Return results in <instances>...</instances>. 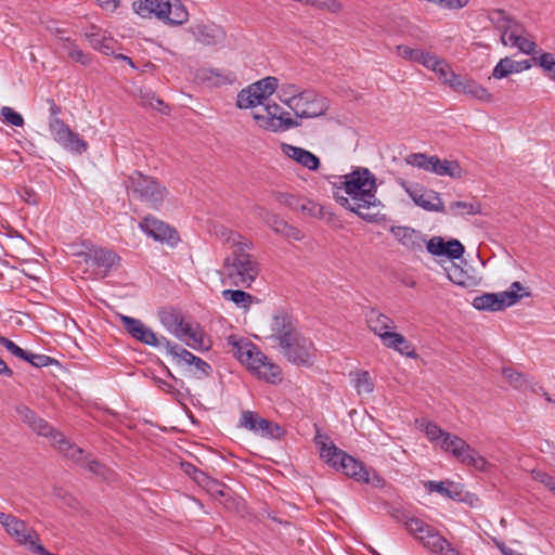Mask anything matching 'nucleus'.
Returning <instances> with one entry per match:
<instances>
[{"instance_id":"09e8293b","label":"nucleus","mask_w":555,"mask_h":555,"mask_svg":"<svg viewBox=\"0 0 555 555\" xmlns=\"http://www.w3.org/2000/svg\"><path fill=\"white\" fill-rule=\"evenodd\" d=\"M259 216L263 218L264 222L275 232L281 234L286 225V221L279 215L272 214L263 208L260 209Z\"/></svg>"},{"instance_id":"680f3d73","label":"nucleus","mask_w":555,"mask_h":555,"mask_svg":"<svg viewBox=\"0 0 555 555\" xmlns=\"http://www.w3.org/2000/svg\"><path fill=\"white\" fill-rule=\"evenodd\" d=\"M25 361L29 362L31 365L36 367H44L50 365L53 362V359L46 354H36V353H26Z\"/></svg>"},{"instance_id":"72a5a7b5","label":"nucleus","mask_w":555,"mask_h":555,"mask_svg":"<svg viewBox=\"0 0 555 555\" xmlns=\"http://www.w3.org/2000/svg\"><path fill=\"white\" fill-rule=\"evenodd\" d=\"M424 487L429 492H437L442 496L450 498L452 500H462V489L460 485L455 482L428 480L424 483Z\"/></svg>"},{"instance_id":"ea45409f","label":"nucleus","mask_w":555,"mask_h":555,"mask_svg":"<svg viewBox=\"0 0 555 555\" xmlns=\"http://www.w3.org/2000/svg\"><path fill=\"white\" fill-rule=\"evenodd\" d=\"M272 196L275 202H278L279 204H281L283 206L289 207L293 210H298V209L305 210L306 209L305 199L301 197H298L292 193L274 192L272 194Z\"/></svg>"},{"instance_id":"4468645a","label":"nucleus","mask_w":555,"mask_h":555,"mask_svg":"<svg viewBox=\"0 0 555 555\" xmlns=\"http://www.w3.org/2000/svg\"><path fill=\"white\" fill-rule=\"evenodd\" d=\"M87 264L94 267L96 274L102 278L119 266L120 257L112 249L103 247H92L83 254Z\"/></svg>"},{"instance_id":"864d4df0","label":"nucleus","mask_w":555,"mask_h":555,"mask_svg":"<svg viewBox=\"0 0 555 555\" xmlns=\"http://www.w3.org/2000/svg\"><path fill=\"white\" fill-rule=\"evenodd\" d=\"M502 375L514 388H521L526 384L525 376L512 367H504Z\"/></svg>"},{"instance_id":"49530a36","label":"nucleus","mask_w":555,"mask_h":555,"mask_svg":"<svg viewBox=\"0 0 555 555\" xmlns=\"http://www.w3.org/2000/svg\"><path fill=\"white\" fill-rule=\"evenodd\" d=\"M353 382L359 395L371 393L374 390V383L366 371L358 372Z\"/></svg>"},{"instance_id":"412c9836","label":"nucleus","mask_w":555,"mask_h":555,"mask_svg":"<svg viewBox=\"0 0 555 555\" xmlns=\"http://www.w3.org/2000/svg\"><path fill=\"white\" fill-rule=\"evenodd\" d=\"M390 233L401 245L411 250H422L426 243L424 235L420 231L409 227H391Z\"/></svg>"},{"instance_id":"0e129e2a","label":"nucleus","mask_w":555,"mask_h":555,"mask_svg":"<svg viewBox=\"0 0 555 555\" xmlns=\"http://www.w3.org/2000/svg\"><path fill=\"white\" fill-rule=\"evenodd\" d=\"M424 430H425V434L428 437V439L431 440V441H436V440L442 441L444 434H447V431H443L435 423H427L425 425V429Z\"/></svg>"},{"instance_id":"de8ad7c7","label":"nucleus","mask_w":555,"mask_h":555,"mask_svg":"<svg viewBox=\"0 0 555 555\" xmlns=\"http://www.w3.org/2000/svg\"><path fill=\"white\" fill-rule=\"evenodd\" d=\"M81 467H85L90 473L100 476L104 480H109L113 476V472L107 468L104 464L87 457L86 462Z\"/></svg>"},{"instance_id":"a211bd4d","label":"nucleus","mask_w":555,"mask_h":555,"mask_svg":"<svg viewBox=\"0 0 555 555\" xmlns=\"http://www.w3.org/2000/svg\"><path fill=\"white\" fill-rule=\"evenodd\" d=\"M297 332L291 317L285 313L275 314L271 322V334L269 338L273 339L281 349L282 346H287V341H289Z\"/></svg>"},{"instance_id":"bf43d9fd","label":"nucleus","mask_w":555,"mask_h":555,"mask_svg":"<svg viewBox=\"0 0 555 555\" xmlns=\"http://www.w3.org/2000/svg\"><path fill=\"white\" fill-rule=\"evenodd\" d=\"M214 498H223L227 493L222 490V486L215 479L207 477V481H204L201 486Z\"/></svg>"},{"instance_id":"37998d69","label":"nucleus","mask_w":555,"mask_h":555,"mask_svg":"<svg viewBox=\"0 0 555 555\" xmlns=\"http://www.w3.org/2000/svg\"><path fill=\"white\" fill-rule=\"evenodd\" d=\"M165 349L167 350V352L169 354H171L177 360L178 365H182V364L192 365V362L194 361V358L196 357L189 350H186L176 344H172L170 340H169V346H165Z\"/></svg>"},{"instance_id":"423d86ee","label":"nucleus","mask_w":555,"mask_h":555,"mask_svg":"<svg viewBox=\"0 0 555 555\" xmlns=\"http://www.w3.org/2000/svg\"><path fill=\"white\" fill-rule=\"evenodd\" d=\"M281 101L299 118H315L322 116L330 107L328 100L319 95L313 90H306L298 94L294 93L287 99L281 98Z\"/></svg>"},{"instance_id":"a19ab883","label":"nucleus","mask_w":555,"mask_h":555,"mask_svg":"<svg viewBox=\"0 0 555 555\" xmlns=\"http://www.w3.org/2000/svg\"><path fill=\"white\" fill-rule=\"evenodd\" d=\"M511 74H517V63L511 57L501 59L492 70L491 77L494 79L506 78Z\"/></svg>"},{"instance_id":"0eeeda50","label":"nucleus","mask_w":555,"mask_h":555,"mask_svg":"<svg viewBox=\"0 0 555 555\" xmlns=\"http://www.w3.org/2000/svg\"><path fill=\"white\" fill-rule=\"evenodd\" d=\"M408 165L424 169L438 176H448L453 179L463 177L464 170L456 160L440 159L438 156H428L424 153H413L405 157Z\"/></svg>"},{"instance_id":"c756f323","label":"nucleus","mask_w":555,"mask_h":555,"mask_svg":"<svg viewBox=\"0 0 555 555\" xmlns=\"http://www.w3.org/2000/svg\"><path fill=\"white\" fill-rule=\"evenodd\" d=\"M453 89L482 102L492 101V94L485 87L473 79H462L459 77L455 85H453Z\"/></svg>"},{"instance_id":"6ab92c4d","label":"nucleus","mask_w":555,"mask_h":555,"mask_svg":"<svg viewBox=\"0 0 555 555\" xmlns=\"http://www.w3.org/2000/svg\"><path fill=\"white\" fill-rule=\"evenodd\" d=\"M253 118L261 129L272 132H284L300 126V122L297 119L292 117L274 118L262 109L254 112Z\"/></svg>"},{"instance_id":"69168bd1","label":"nucleus","mask_w":555,"mask_h":555,"mask_svg":"<svg viewBox=\"0 0 555 555\" xmlns=\"http://www.w3.org/2000/svg\"><path fill=\"white\" fill-rule=\"evenodd\" d=\"M439 60L440 59L437 55H435L428 51L422 50L417 63H420L423 66H425L426 68L433 70V68H435V66H437Z\"/></svg>"},{"instance_id":"7c9ffc66","label":"nucleus","mask_w":555,"mask_h":555,"mask_svg":"<svg viewBox=\"0 0 555 555\" xmlns=\"http://www.w3.org/2000/svg\"><path fill=\"white\" fill-rule=\"evenodd\" d=\"M214 233L222 244L227 245L231 249V251L242 246L254 247L250 240L223 225H216L214 228Z\"/></svg>"},{"instance_id":"5fc2aeb1","label":"nucleus","mask_w":555,"mask_h":555,"mask_svg":"<svg viewBox=\"0 0 555 555\" xmlns=\"http://www.w3.org/2000/svg\"><path fill=\"white\" fill-rule=\"evenodd\" d=\"M182 470L189 475L199 487L207 481V475L191 463H181Z\"/></svg>"},{"instance_id":"a18cd8bd","label":"nucleus","mask_w":555,"mask_h":555,"mask_svg":"<svg viewBox=\"0 0 555 555\" xmlns=\"http://www.w3.org/2000/svg\"><path fill=\"white\" fill-rule=\"evenodd\" d=\"M254 89L258 90L259 95H262L263 102L274 93L278 88V79L275 77H266L253 83Z\"/></svg>"},{"instance_id":"39448f33","label":"nucleus","mask_w":555,"mask_h":555,"mask_svg":"<svg viewBox=\"0 0 555 555\" xmlns=\"http://www.w3.org/2000/svg\"><path fill=\"white\" fill-rule=\"evenodd\" d=\"M128 192L135 198L158 209L168 195V191L155 178L140 171L132 172L126 180Z\"/></svg>"},{"instance_id":"58836bf2","label":"nucleus","mask_w":555,"mask_h":555,"mask_svg":"<svg viewBox=\"0 0 555 555\" xmlns=\"http://www.w3.org/2000/svg\"><path fill=\"white\" fill-rule=\"evenodd\" d=\"M158 314L162 324L171 334L175 330H177V326H181V320L183 319V315L179 310L175 308H163Z\"/></svg>"},{"instance_id":"6e6d98bb","label":"nucleus","mask_w":555,"mask_h":555,"mask_svg":"<svg viewBox=\"0 0 555 555\" xmlns=\"http://www.w3.org/2000/svg\"><path fill=\"white\" fill-rule=\"evenodd\" d=\"M0 112L8 124L13 125L15 127H22L24 125L23 116L20 113L15 112L13 108L9 106H3Z\"/></svg>"},{"instance_id":"9d476101","label":"nucleus","mask_w":555,"mask_h":555,"mask_svg":"<svg viewBox=\"0 0 555 555\" xmlns=\"http://www.w3.org/2000/svg\"><path fill=\"white\" fill-rule=\"evenodd\" d=\"M240 426L262 438L279 440L285 435V430L279 424L266 420L253 411L242 412Z\"/></svg>"},{"instance_id":"4be33fe9","label":"nucleus","mask_w":555,"mask_h":555,"mask_svg":"<svg viewBox=\"0 0 555 555\" xmlns=\"http://www.w3.org/2000/svg\"><path fill=\"white\" fill-rule=\"evenodd\" d=\"M488 18L491 24L501 31V41L504 46H508V34L514 31L520 24L509 16L504 10L494 9L488 12Z\"/></svg>"},{"instance_id":"774afa93","label":"nucleus","mask_w":555,"mask_h":555,"mask_svg":"<svg viewBox=\"0 0 555 555\" xmlns=\"http://www.w3.org/2000/svg\"><path fill=\"white\" fill-rule=\"evenodd\" d=\"M533 479L543 483L550 490L555 487V477L542 470L532 472Z\"/></svg>"},{"instance_id":"4d7b16f0","label":"nucleus","mask_w":555,"mask_h":555,"mask_svg":"<svg viewBox=\"0 0 555 555\" xmlns=\"http://www.w3.org/2000/svg\"><path fill=\"white\" fill-rule=\"evenodd\" d=\"M461 209L463 214L477 215L480 214V205L477 203H467L463 201L453 202L450 210Z\"/></svg>"},{"instance_id":"13d9d810","label":"nucleus","mask_w":555,"mask_h":555,"mask_svg":"<svg viewBox=\"0 0 555 555\" xmlns=\"http://www.w3.org/2000/svg\"><path fill=\"white\" fill-rule=\"evenodd\" d=\"M396 50H397V53L399 56H401L402 59H404L406 61L415 62V63H417L421 51H422L421 49H413L405 44L397 46Z\"/></svg>"},{"instance_id":"f8f14e48","label":"nucleus","mask_w":555,"mask_h":555,"mask_svg":"<svg viewBox=\"0 0 555 555\" xmlns=\"http://www.w3.org/2000/svg\"><path fill=\"white\" fill-rule=\"evenodd\" d=\"M281 351L288 361L295 364L309 366L313 362V343L309 338L302 336L299 332H297L289 341H287V346H282Z\"/></svg>"},{"instance_id":"a878e982","label":"nucleus","mask_w":555,"mask_h":555,"mask_svg":"<svg viewBox=\"0 0 555 555\" xmlns=\"http://www.w3.org/2000/svg\"><path fill=\"white\" fill-rule=\"evenodd\" d=\"M227 343L231 347L232 354L246 366L251 362L254 352L259 350L251 341L240 339L234 335L229 336Z\"/></svg>"},{"instance_id":"b1692460","label":"nucleus","mask_w":555,"mask_h":555,"mask_svg":"<svg viewBox=\"0 0 555 555\" xmlns=\"http://www.w3.org/2000/svg\"><path fill=\"white\" fill-rule=\"evenodd\" d=\"M282 152L309 170H317L320 167V159L311 152L287 143L281 144Z\"/></svg>"},{"instance_id":"f257e3e1","label":"nucleus","mask_w":555,"mask_h":555,"mask_svg":"<svg viewBox=\"0 0 555 555\" xmlns=\"http://www.w3.org/2000/svg\"><path fill=\"white\" fill-rule=\"evenodd\" d=\"M332 193L345 209L354 212L367 222H376L382 203L377 198L375 175L366 167H356L351 172L334 176Z\"/></svg>"},{"instance_id":"2eb2a0df","label":"nucleus","mask_w":555,"mask_h":555,"mask_svg":"<svg viewBox=\"0 0 555 555\" xmlns=\"http://www.w3.org/2000/svg\"><path fill=\"white\" fill-rule=\"evenodd\" d=\"M5 532L20 545H24L29 552L35 553L40 546L39 533L27 525L26 521L14 517L5 528Z\"/></svg>"},{"instance_id":"c85d7f7f","label":"nucleus","mask_w":555,"mask_h":555,"mask_svg":"<svg viewBox=\"0 0 555 555\" xmlns=\"http://www.w3.org/2000/svg\"><path fill=\"white\" fill-rule=\"evenodd\" d=\"M53 446L59 449L67 459H70L73 462L79 464L80 466L85 464L87 456L85 455V451L72 443H69L65 437L55 431L51 437Z\"/></svg>"},{"instance_id":"9b49d317","label":"nucleus","mask_w":555,"mask_h":555,"mask_svg":"<svg viewBox=\"0 0 555 555\" xmlns=\"http://www.w3.org/2000/svg\"><path fill=\"white\" fill-rule=\"evenodd\" d=\"M530 292L516 294L513 291L501 293H485L473 300V306L477 310L501 311L518 302L522 297H530Z\"/></svg>"},{"instance_id":"e433bc0d","label":"nucleus","mask_w":555,"mask_h":555,"mask_svg":"<svg viewBox=\"0 0 555 555\" xmlns=\"http://www.w3.org/2000/svg\"><path fill=\"white\" fill-rule=\"evenodd\" d=\"M524 28L520 24L514 31L508 34L507 41L512 47H517L522 53L531 54L534 52L537 44L533 40L522 36Z\"/></svg>"},{"instance_id":"603ef678","label":"nucleus","mask_w":555,"mask_h":555,"mask_svg":"<svg viewBox=\"0 0 555 555\" xmlns=\"http://www.w3.org/2000/svg\"><path fill=\"white\" fill-rule=\"evenodd\" d=\"M464 254V246L455 238L446 242L444 248L442 249V256H447L450 259H460Z\"/></svg>"},{"instance_id":"473e14b6","label":"nucleus","mask_w":555,"mask_h":555,"mask_svg":"<svg viewBox=\"0 0 555 555\" xmlns=\"http://www.w3.org/2000/svg\"><path fill=\"white\" fill-rule=\"evenodd\" d=\"M424 547L433 553L440 555H459V552L451 546L447 539H444L437 529L426 535L425 540L421 542Z\"/></svg>"},{"instance_id":"cd10ccee","label":"nucleus","mask_w":555,"mask_h":555,"mask_svg":"<svg viewBox=\"0 0 555 555\" xmlns=\"http://www.w3.org/2000/svg\"><path fill=\"white\" fill-rule=\"evenodd\" d=\"M380 340L387 348L393 349L409 358H416V353L408 339L402 334L396 333L393 330L383 333V335H380Z\"/></svg>"},{"instance_id":"7ed1b4c3","label":"nucleus","mask_w":555,"mask_h":555,"mask_svg":"<svg viewBox=\"0 0 555 555\" xmlns=\"http://www.w3.org/2000/svg\"><path fill=\"white\" fill-rule=\"evenodd\" d=\"M319 438L322 437L317 436L315 441L318 444H321L320 456L327 464L357 481L372 483L374 486L380 485L382 478L375 472H373V477H371V473L365 468L363 463L338 449L333 442L326 443L319 441Z\"/></svg>"},{"instance_id":"aec40b11","label":"nucleus","mask_w":555,"mask_h":555,"mask_svg":"<svg viewBox=\"0 0 555 555\" xmlns=\"http://www.w3.org/2000/svg\"><path fill=\"white\" fill-rule=\"evenodd\" d=\"M412 201L424 210L444 212V204L439 195L434 190H424L418 185L416 191L410 192Z\"/></svg>"},{"instance_id":"1a4fd4ad","label":"nucleus","mask_w":555,"mask_h":555,"mask_svg":"<svg viewBox=\"0 0 555 555\" xmlns=\"http://www.w3.org/2000/svg\"><path fill=\"white\" fill-rule=\"evenodd\" d=\"M49 130L54 141L65 150L79 155L87 152L88 143L61 118L49 119Z\"/></svg>"},{"instance_id":"c9c22d12","label":"nucleus","mask_w":555,"mask_h":555,"mask_svg":"<svg viewBox=\"0 0 555 555\" xmlns=\"http://www.w3.org/2000/svg\"><path fill=\"white\" fill-rule=\"evenodd\" d=\"M57 39L60 41V48L70 60L82 65H87L90 62L89 55L80 50L68 37L59 36Z\"/></svg>"},{"instance_id":"f704fd0d","label":"nucleus","mask_w":555,"mask_h":555,"mask_svg":"<svg viewBox=\"0 0 555 555\" xmlns=\"http://www.w3.org/2000/svg\"><path fill=\"white\" fill-rule=\"evenodd\" d=\"M196 40L206 46H214L224 38L223 30L216 25L197 26L195 30Z\"/></svg>"},{"instance_id":"f03ea898","label":"nucleus","mask_w":555,"mask_h":555,"mask_svg":"<svg viewBox=\"0 0 555 555\" xmlns=\"http://www.w3.org/2000/svg\"><path fill=\"white\" fill-rule=\"evenodd\" d=\"M253 247L242 246L232 250L219 271L222 282L234 286L249 287L260 272L258 260L248 253Z\"/></svg>"},{"instance_id":"052dcab7","label":"nucleus","mask_w":555,"mask_h":555,"mask_svg":"<svg viewBox=\"0 0 555 555\" xmlns=\"http://www.w3.org/2000/svg\"><path fill=\"white\" fill-rule=\"evenodd\" d=\"M0 345H2L13 356L23 360L26 359L27 351L18 347L14 341L10 340L9 338L0 335Z\"/></svg>"},{"instance_id":"20e7f679","label":"nucleus","mask_w":555,"mask_h":555,"mask_svg":"<svg viewBox=\"0 0 555 555\" xmlns=\"http://www.w3.org/2000/svg\"><path fill=\"white\" fill-rule=\"evenodd\" d=\"M132 8L142 17H152L170 25H182L189 18V12L180 0H138Z\"/></svg>"},{"instance_id":"2f4dec72","label":"nucleus","mask_w":555,"mask_h":555,"mask_svg":"<svg viewBox=\"0 0 555 555\" xmlns=\"http://www.w3.org/2000/svg\"><path fill=\"white\" fill-rule=\"evenodd\" d=\"M398 521L401 522L404 528L411 533L416 540L423 542L430 532H434V527L426 524L424 520L402 514Z\"/></svg>"},{"instance_id":"79ce46f5","label":"nucleus","mask_w":555,"mask_h":555,"mask_svg":"<svg viewBox=\"0 0 555 555\" xmlns=\"http://www.w3.org/2000/svg\"><path fill=\"white\" fill-rule=\"evenodd\" d=\"M221 294L223 299L230 300L242 308H248L254 299L250 294L242 289H224Z\"/></svg>"},{"instance_id":"4c0bfd02","label":"nucleus","mask_w":555,"mask_h":555,"mask_svg":"<svg viewBox=\"0 0 555 555\" xmlns=\"http://www.w3.org/2000/svg\"><path fill=\"white\" fill-rule=\"evenodd\" d=\"M251 85L243 89L237 94L236 105L240 108H251L258 105H263L262 95H259L258 90Z\"/></svg>"},{"instance_id":"338daca9","label":"nucleus","mask_w":555,"mask_h":555,"mask_svg":"<svg viewBox=\"0 0 555 555\" xmlns=\"http://www.w3.org/2000/svg\"><path fill=\"white\" fill-rule=\"evenodd\" d=\"M192 365L195 367L197 378L208 376L211 373V366L203 359L195 357Z\"/></svg>"},{"instance_id":"bb28decb","label":"nucleus","mask_w":555,"mask_h":555,"mask_svg":"<svg viewBox=\"0 0 555 555\" xmlns=\"http://www.w3.org/2000/svg\"><path fill=\"white\" fill-rule=\"evenodd\" d=\"M365 320L369 328L379 338L383 333L396 328L395 321L390 317L382 313L376 308H371L365 313Z\"/></svg>"},{"instance_id":"f3484780","label":"nucleus","mask_w":555,"mask_h":555,"mask_svg":"<svg viewBox=\"0 0 555 555\" xmlns=\"http://www.w3.org/2000/svg\"><path fill=\"white\" fill-rule=\"evenodd\" d=\"M247 367L259 379H263L267 383L275 384L281 380V367L260 350L254 352V358L251 362H248Z\"/></svg>"},{"instance_id":"dca6fc26","label":"nucleus","mask_w":555,"mask_h":555,"mask_svg":"<svg viewBox=\"0 0 555 555\" xmlns=\"http://www.w3.org/2000/svg\"><path fill=\"white\" fill-rule=\"evenodd\" d=\"M139 227L149 236L159 242H166L171 246L179 241L178 232L173 228L153 216L144 217L140 221Z\"/></svg>"},{"instance_id":"e2e57ef3","label":"nucleus","mask_w":555,"mask_h":555,"mask_svg":"<svg viewBox=\"0 0 555 555\" xmlns=\"http://www.w3.org/2000/svg\"><path fill=\"white\" fill-rule=\"evenodd\" d=\"M446 242L440 236H434L426 243L428 253L435 256H442V249L444 248Z\"/></svg>"},{"instance_id":"393cba45","label":"nucleus","mask_w":555,"mask_h":555,"mask_svg":"<svg viewBox=\"0 0 555 555\" xmlns=\"http://www.w3.org/2000/svg\"><path fill=\"white\" fill-rule=\"evenodd\" d=\"M172 334L180 340L186 343V345L195 350H206L207 347L204 343L203 333L197 328H194L190 323L181 320V326H177V330Z\"/></svg>"},{"instance_id":"c03bdc74","label":"nucleus","mask_w":555,"mask_h":555,"mask_svg":"<svg viewBox=\"0 0 555 555\" xmlns=\"http://www.w3.org/2000/svg\"><path fill=\"white\" fill-rule=\"evenodd\" d=\"M433 72H435L438 75V78L443 83L449 85L451 88H453V85H455L460 77L451 69V66L442 59L439 60L437 66L433 68Z\"/></svg>"},{"instance_id":"6e6552de","label":"nucleus","mask_w":555,"mask_h":555,"mask_svg":"<svg viewBox=\"0 0 555 555\" xmlns=\"http://www.w3.org/2000/svg\"><path fill=\"white\" fill-rule=\"evenodd\" d=\"M440 447L443 450L451 452L462 463L474 466L479 470H483L486 468V459L466 443L465 440L457 436L449 433L444 434L442 441H440Z\"/></svg>"},{"instance_id":"5701e85b","label":"nucleus","mask_w":555,"mask_h":555,"mask_svg":"<svg viewBox=\"0 0 555 555\" xmlns=\"http://www.w3.org/2000/svg\"><path fill=\"white\" fill-rule=\"evenodd\" d=\"M16 413L18 417L38 435L51 438L55 433L46 420L38 417L36 413L26 405L21 404L16 406Z\"/></svg>"},{"instance_id":"ddd939ff","label":"nucleus","mask_w":555,"mask_h":555,"mask_svg":"<svg viewBox=\"0 0 555 555\" xmlns=\"http://www.w3.org/2000/svg\"><path fill=\"white\" fill-rule=\"evenodd\" d=\"M121 324L132 338L152 347L169 346V340L164 337H157L152 328L147 327L141 320L128 315L120 317Z\"/></svg>"},{"instance_id":"3c124183","label":"nucleus","mask_w":555,"mask_h":555,"mask_svg":"<svg viewBox=\"0 0 555 555\" xmlns=\"http://www.w3.org/2000/svg\"><path fill=\"white\" fill-rule=\"evenodd\" d=\"M140 104L143 107H152L153 109H157L162 113H166L160 106H164L163 100L155 96V93L152 91H143L140 90Z\"/></svg>"},{"instance_id":"8fccbe9b","label":"nucleus","mask_w":555,"mask_h":555,"mask_svg":"<svg viewBox=\"0 0 555 555\" xmlns=\"http://www.w3.org/2000/svg\"><path fill=\"white\" fill-rule=\"evenodd\" d=\"M533 61L555 81V59L552 53L544 52L539 57H533Z\"/></svg>"}]
</instances>
